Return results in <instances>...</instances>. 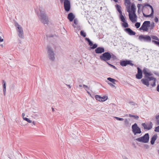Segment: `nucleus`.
Masks as SVG:
<instances>
[{
  "mask_svg": "<svg viewBox=\"0 0 159 159\" xmlns=\"http://www.w3.org/2000/svg\"><path fill=\"white\" fill-rule=\"evenodd\" d=\"M148 70L146 68L143 69V72L145 75L144 77L146 78L142 79L141 81L143 84L148 87L149 85V81L152 80V83L150 82V84L151 86L154 87L156 85V79L153 77H149L152 74L150 72H148Z\"/></svg>",
  "mask_w": 159,
  "mask_h": 159,
  "instance_id": "nucleus-1",
  "label": "nucleus"
},
{
  "mask_svg": "<svg viewBox=\"0 0 159 159\" xmlns=\"http://www.w3.org/2000/svg\"><path fill=\"white\" fill-rule=\"evenodd\" d=\"M115 7L117 11L119 12V18L121 21L123 22L121 24L122 26L124 28H127L129 26V25L127 22L126 20V17L124 14L123 15L122 12L121 11V7L118 4L115 5Z\"/></svg>",
  "mask_w": 159,
  "mask_h": 159,
  "instance_id": "nucleus-2",
  "label": "nucleus"
},
{
  "mask_svg": "<svg viewBox=\"0 0 159 159\" xmlns=\"http://www.w3.org/2000/svg\"><path fill=\"white\" fill-rule=\"evenodd\" d=\"M39 16L41 22L43 24H47L48 23V17L47 16L44 11L40 10V14Z\"/></svg>",
  "mask_w": 159,
  "mask_h": 159,
  "instance_id": "nucleus-3",
  "label": "nucleus"
},
{
  "mask_svg": "<svg viewBox=\"0 0 159 159\" xmlns=\"http://www.w3.org/2000/svg\"><path fill=\"white\" fill-rule=\"evenodd\" d=\"M111 54L109 52H104L100 56V59L101 61H105L107 62V61L110 60L111 59Z\"/></svg>",
  "mask_w": 159,
  "mask_h": 159,
  "instance_id": "nucleus-4",
  "label": "nucleus"
},
{
  "mask_svg": "<svg viewBox=\"0 0 159 159\" xmlns=\"http://www.w3.org/2000/svg\"><path fill=\"white\" fill-rule=\"evenodd\" d=\"M149 134L147 133L145 134L143 136L136 139L135 140L140 142L147 143L149 142Z\"/></svg>",
  "mask_w": 159,
  "mask_h": 159,
  "instance_id": "nucleus-5",
  "label": "nucleus"
},
{
  "mask_svg": "<svg viewBox=\"0 0 159 159\" xmlns=\"http://www.w3.org/2000/svg\"><path fill=\"white\" fill-rule=\"evenodd\" d=\"M47 49L49 59L52 61H54L55 59V53L53 49L50 46L48 45L47 46Z\"/></svg>",
  "mask_w": 159,
  "mask_h": 159,
  "instance_id": "nucleus-6",
  "label": "nucleus"
},
{
  "mask_svg": "<svg viewBox=\"0 0 159 159\" xmlns=\"http://www.w3.org/2000/svg\"><path fill=\"white\" fill-rule=\"evenodd\" d=\"M132 131L134 135L137 134H140L142 133L140 128L138 126L136 123H135L131 127Z\"/></svg>",
  "mask_w": 159,
  "mask_h": 159,
  "instance_id": "nucleus-7",
  "label": "nucleus"
},
{
  "mask_svg": "<svg viewBox=\"0 0 159 159\" xmlns=\"http://www.w3.org/2000/svg\"><path fill=\"white\" fill-rule=\"evenodd\" d=\"M150 24V21H145L143 23L139 30H143V31H148V28H149V25Z\"/></svg>",
  "mask_w": 159,
  "mask_h": 159,
  "instance_id": "nucleus-8",
  "label": "nucleus"
},
{
  "mask_svg": "<svg viewBox=\"0 0 159 159\" xmlns=\"http://www.w3.org/2000/svg\"><path fill=\"white\" fill-rule=\"evenodd\" d=\"M130 7L128 6L127 7V11L129 12V16L130 20L133 22L134 23L137 21V16L135 14V16L134 14L133 13H130L131 11L130 10Z\"/></svg>",
  "mask_w": 159,
  "mask_h": 159,
  "instance_id": "nucleus-9",
  "label": "nucleus"
},
{
  "mask_svg": "<svg viewBox=\"0 0 159 159\" xmlns=\"http://www.w3.org/2000/svg\"><path fill=\"white\" fill-rule=\"evenodd\" d=\"M139 39L141 41L150 42L151 40V37L149 35H140L139 37Z\"/></svg>",
  "mask_w": 159,
  "mask_h": 159,
  "instance_id": "nucleus-10",
  "label": "nucleus"
},
{
  "mask_svg": "<svg viewBox=\"0 0 159 159\" xmlns=\"http://www.w3.org/2000/svg\"><path fill=\"white\" fill-rule=\"evenodd\" d=\"M144 5V6H143V7H142V11H143V9L144 8V7L148 6L151 8V9L152 12H151V14H150L148 15H146L144 13H143V16L145 17H151L152 16H153V15L154 14V10H153V9L152 6L148 3H145Z\"/></svg>",
  "mask_w": 159,
  "mask_h": 159,
  "instance_id": "nucleus-11",
  "label": "nucleus"
},
{
  "mask_svg": "<svg viewBox=\"0 0 159 159\" xmlns=\"http://www.w3.org/2000/svg\"><path fill=\"white\" fill-rule=\"evenodd\" d=\"M64 7L65 10L67 12L69 11L70 8V4L69 0H64Z\"/></svg>",
  "mask_w": 159,
  "mask_h": 159,
  "instance_id": "nucleus-12",
  "label": "nucleus"
},
{
  "mask_svg": "<svg viewBox=\"0 0 159 159\" xmlns=\"http://www.w3.org/2000/svg\"><path fill=\"white\" fill-rule=\"evenodd\" d=\"M130 60H122L120 61V63L122 66H125L128 65H129L131 66H133L134 64L131 62Z\"/></svg>",
  "mask_w": 159,
  "mask_h": 159,
  "instance_id": "nucleus-13",
  "label": "nucleus"
},
{
  "mask_svg": "<svg viewBox=\"0 0 159 159\" xmlns=\"http://www.w3.org/2000/svg\"><path fill=\"white\" fill-rule=\"evenodd\" d=\"M17 30L18 32V35L19 37L20 38L24 39V35L23 30L20 25H18V27H17Z\"/></svg>",
  "mask_w": 159,
  "mask_h": 159,
  "instance_id": "nucleus-14",
  "label": "nucleus"
},
{
  "mask_svg": "<svg viewBox=\"0 0 159 159\" xmlns=\"http://www.w3.org/2000/svg\"><path fill=\"white\" fill-rule=\"evenodd\" d=\"M137 69L138 72L136 75V78L138 79H140L143 77L142 73L143 72L139 67H138Z\"/></svg>",
  "mask_w": 159,
  "mask_h": 159,
  "instance_id": "nucleus-15",
  "label": "nucleus"
},
{
  "mask_svg": "<svg viewBox=\"0 0 159 159\" xmlns=\"http://www.w3.org/2000/svg\"><path fill=\"white\" fill-rule=\"evenodd\" d=\"M142 125L144 129H147L149 130L152 128L153 124L151 122H150L148 125L145 123H142Z\"/></svg>",
  "mask_w": 159,
  "mask_h": 159,
  "instance_id": "nucleus-16",
  "label": "nucleus"
},
{
  "mask_svg": "<svg viewBox=\"0 0 159 159\" xmlns=\"http://www.w3.org/2000/svg\"><path fill=\"white\" fill-rule=\"evenodd\" d=\"M95 51L97 54H101L104 52L105 49L103 47H98L95 49Z\"/></svg>",
  "mask_w": 159,
  "mask_h": 159,
  "instance_id": "nucleus-17",
  "label": "nucleus"
},
{
  "mask_svg": "<svg viewBox=\"0 0 159 159\" xmlns=\"http://www.w3.org/2000/svg\"><path fill=\"white\" fill-rule=\"evenodd\" d=\"M125 31L130 35H134L136 34V33L132 30L130 28H127L125 29Z\"/></svg>",
  "mask_w": 159,
  "mask_h": 159,
  "instance_id": "nucleus-18",
  "label": "nucleus"
},
{
  "mask_svg": "<svg viewBox=\"0 0 159 159\" xmlns=\"http://www.w3.org/2000/svg\"><path fill=\"white\" fill-rule=\"evenodd\" d=\"M157 137L158 136L157 134H155L152 136L150 141V143L152 145H153L154 144L155 141L157 139Z\"/></svg>",
  "mask_w": 159,
  "mask_h": 159,
  "instance_id": "nucleus-19",
  "label": "nucleus"
},
{
  "mask_svg": "<svg viewBox=\"0 0 159 159\" xmlns=\"http://www.w3.org/2000/svg\"><path fill=\"white\" fill-rule=\"evenodd\" d=\"M75 18V16L71 12L69 13L68 15L67 18L70 22L72 21Z\"/></svg>",
  "mask_w": 159,
  "mask_h": 159,
  "instance_id": "nucleus-20",
  "label": "nucleus"
},
{
  "mask_svg": "<svg viewBox=\"0 0 159 159\" xmlns=\"http://www.w3.org/2000/svg\"><path fill=\"white\" fill-rule=\"evenodd\" d=\"M131 10L132 13L134 14V15H135V11L136 10V8L135 5L134 3H133L131 4Z\"/></svg>",
  "mask_w": 159,
  "mask_h": 159,
  "instance_id": "nucleus-21",
  "label": "nucleus"
},
{
  "mask_svg": "<svg viewBox=\"0 0 159 159\" xmlns=\"http://www.w3.org/2000/svg\"><path fill=\"white\" fill-rule=\"evenodd\" d=\"M2 84L3 85V92L4 95H5L6 91V83L5 81L4 80H2Z\"/></svg>",
  "mask_w": 159,
  "mask_h": 159,
  "instance_id": "nucleus-22",
  "label": "nucleus"
},
{
  "mask_svg": "<svg viewBox=\"0 0 159 159\" xmlns=\"http://www.w3.org/2000/svg\"><path fill=\"white\" fill-rule=\"evenodd\" d=\"M107 80L110 81L111 82H112L113 84H116V83H115V81H116V80H115V79H114L113 78H112L111 77H108L107 78Z\"/></svg>",
  "mask_w": 159,
  "mask_h": 159,
  "instance_id": "nucleus-23",
  "label": "nucleus"
},
{
  "mask_svg": "<svg viewBox=\"0 0 159 159\" xmlns=\"http://www.w3.org/2000/svg\"><path fill=\"white\" fill-rule=\"evenodd\" d=\"M155 26L154 23L153 22H152L149 25V28L150 30H152Z\"/></svg>",
  "mask_w": 159,
  "mask_h": 159,
  "instance_id": "nucleus-24",
  "label": "nucleus"
},
{
  "mask_svg": "<svg viewBox=\"0 0 159 159\" xmlns=\"http://www.w3.org/2000/svg\"><path fill=\"white\" fill-rule=\"evenodd\" d=\"M129 116L130 117H134L135 119L136 120H138L139 118V117L137 115H133L129 114Z\"/></svg>",
  "mask_w": 159,
  "mask_h": 159,
  "instance_id": "nucleus-25",
  "label": "nucleus"
},
{
  "mask_svg": "<svg viewBox=\"0 0 159 159\" xmlns=\"http://www.w3.org/2000/svg\"><path fill=\"white\" fill-rule=\"evenodd\" d=\"M95 98L96 99L100 102H101V97L98 95H96L95 96Z\"/></svg>",
  "mask_w": 159,
  "mask_h": 159,
  "instance_id": "nucleus-26",
  "label": "nucleus"
},
{
  "mask_svg": "<svg viewBox=\"0 0 159 159\" xmlns=\"http://www.w3.org/2000/svg\"><path fill=\"white\" fill-rule=\"evenodd\" d=\"M108 99V97L107 96H104L102 97H101V102H104Z\"/></svg>",
  "mask_w": 159,
  "mask_h": 159,
  "instance_id": "nucleus-27",
  "label": "nucleus"
},
{
  "mask_svg": "<svg viewBox=\"0 0 159 159\" xmlns=\"http://www.w3.org/2000/svg\"><path fill=\"white\" fill-rule=\"evenodd\" d=\"M125 4V5L127 4L130 6L131 4L130 0H124Z\"/></svg>",
  "mask_w": 159,
  "mask_h": 159,
  "instance_id": "nucleus-28",
  "label": "nucleus"
},
{
  "mask_svg": "<svg viewBox=\"0 0 159 159\" xmlns=\"http://www.w3.org/2000/svg\"><path fill=\"white\" fill-rule=\"evenodd\" d=\"M80 34L83 37H85L86 35V33L84 32V31L82 30L81 31Z\"/></svg>",
  "mask_w": 159,
  "mask_h": 159,
  "instance_id": "nucleus-29",
  "label": "nucleus"
},
{
  "mask_svg": "<svg viewBox=\"0 0 159 159\" xmlns=\"http://www.w3.org/2000/svg\"><path fill=\"white\" fill-rule=\"evenodd\" d=\"M150 37L151 38H152L153 39H155L157 41H159V39H158V38L156 36L151 35Z\"/></svg>",
  "mask_w": 159,
  "mask_h": 159,
  "instance_id": "nucleus-30",
  "label": "nucleus"
},
{
  "mask_svg": "<svg viewBox=\"0 0 159 159\" xmlns=\"http://www.w3.org/2000/svg\"><path fill=\"white\" fill-rule=\"evenodd\" d=\"M72 25L74 28H77V29L78 30H80L81 29V26L80 25H77L76 26L74 24H73Z\"/></svg>",
  "mask_w": 159,
  "mask_h": 159,
  "instance_id": "nucleus-31",
  "label": "nucleus"
},
{
  "mask_svg": "<svg viewBox=\"0 0 159 159\" xmlns=\"http://www.w3.org/2000/svg\"><path fill=\"white\" fill-rule=\"evenodd\" d=\"M156 119L157 120V124L159 125V114L156 116Z\"/></svg>",
  "mask_w": 159,
  "mask_h": 159,
  "instance_id": "nucleus-32",
  "label": "nucleus"
},
{
  "mask_svg": "<svg viewBox=\"0 0 159 159\" xmlns=\"http://www.w3.org/2000/svg\"><path fill=\"white\" fill-rule=\"evenodd\" d=\"M92 47H90L91 49H94L95 48L96 49L97 48V47L98 46V45L96 43H95L94 44H93V45H92Z\"/></svg>",
  "mask_w": 159,
  "mask_h": 159,
  "instance_id": "nucleus-33",
  "label": "nucleus"
},
{
  "mask_svg": "<svg viewBox=\"0 0 159 159\" xmlns=\"http://www.w3.org/2000/svg\"><path fill=\"white\" fill-rule=\"evenodd\" d=\"M140 24H141L140 22H137L135 24V26L137 29H138L140 27Z\"/></svg>",
  "mask_w": 159,
  "mask_h": 159,
  "instance_id": "nucleus-34",
  "label": "nucleus"
},
{
  "mask_svg": "<svg viewBox=\"0 0 159 159\" xmlns=\"http://www.w3.org/2000/svg\"><path fill=\"white\" fill-rule=\"evenodd\" d=\"M152 42L155 44L157 45L159 47V42L156 41H155L154 40H152Z\"/></svg>",
  "mask_w": 159,
  "mask_h": 159,
  "instance_id": "nucleus-35",
  "label": "nucleus"
},
{
  "mask_svg": "<svg viewBox=\"0 0 159 159\" xmlns=\"http://www.w3.org/2000/svg\"><path fill=\"white\" fill-rule=\"evenodd\" d=\"M107 63L109 66H110L111 67H112L114 69H117L116 67L115 66H114L110 64V63H108V62H107Z\"/></svg>",
  "mask_w": 159,
  "mask_h": 159,
  "instance_id": "nucleus-36",
  "label": "nucleus"
},
{
  "mask_svg": "<svg viewBox=\"0 0 159 159\" xmlns=\"http://www.w3.org/2000/svg\"><path fill=\"white\" fill-rule=\"evenodd\" d=\"M24 120L27 122H28V123H31L32 122V121L31 120H29L28 118H24Z\"/></svg>",
  "mask_w": 159,
  "mask_h": 159,
  "instance_id": "nucleus-37",
  "label": "nucleus"
},
{
  "mask_svg": "<svg viewBox=\"0 0 159 159\" xmlns=\"http://www.w3.org/2000/svg\"><path fill=\"white\" fill-rule=\"evenodd\" d=\"M111 58H112L113 60H115L116 59V57L113 54L111 55Z\"/></svg>",
  "mask_w": 159,
  "mask_h": 159,
  "instance_id": "nucleus-38",
  "label": "nucleus"
},
{
  "mask_svg": "<svg viewBox=\"0 0 159 159\" xmlns=\"http://www.w3.org/2000/svg\"><path fill=\"white\" fill-rule=\"evenodd\" d=\"M142 5V4H137V6L138 8V12L139 13V10L141 6Z\"/></svg>",
  "mask_w": 159,
  "mask_h": 159,
  "instance_id": "nucleus-39",
  "label": "nucleus"
},
{
  "mask_svg": "<svg viewBox=\"0 0 159 159\" xmlns=\"http://www.w3.org/2000/svg\"><path fill=\"white\" fill-rule=\"evenodd\" d=\"M74 20V23L75 24V25L76 26L77 25L78 21L76 19H75Z\"/></svg>",
  "mask_w": 159,
  "mask_h": 159,
  "instance_id": "nucleus-40",
  "label": "nucleus"
},
{
  "mask_svg": "<svg viewBox=\"0 0 159 159\" xmlns=\"http://www.w3.org/2000/svg\"><path fill=\"white\" fill-rule=\"evenodd\" d=\"M154 131L156 132H159V126L156 127Z\"/></svg>",
  "mask_w": 159,
  "mask_h": 159,
  "instance_id": "nucleus-41",
  "label": "nucleus"
},
{
  "mask_svg": "<svg viewBox=\"0 0 159 159\" xmlns=\"http://www.w3.org/2000/svg\"><path fill=\"white\" fill-rule=\"evenodd\" d=\"M106 82H107L111 87H115V85H114L113 84L109 83L108 81H106Z\"/></svg>",
  "mask_w": 159,
  "mask_h": 159,
  "instance_id": "nucleus-42",
  "label": "nucleus"
},
{
  "mask_svg": "<svg viewBox=\"0 0 159 159\" xmlns=\"http://www.w3.org/2000/svg\"><path fill=\"white\" fill-rule=\"evenodd\" d=\"M115 118L118 120L122 121L124 120V119L122 118H120L118 117H115Z\"/></svg>",
  "mask_w": 159,
  "mask_h": 159,
  "instance_id": "nucleus-43",
  "label": "nucleus"
},
{
  "mask_svg": "<svg viewBox=\"0 0 159 159\" xmlns=\"http://www.w3.org/2000/svg\"><path fill=\"white\" fill-rule=\"evenodd\" d=\"M88 43H89V45L90 46H92L93 45V42L91 40H90Z\"/></svg>",
  "mask_w": 159,
  "mask_h": 159,
  "instance_id": "nucleus-44",
  "label": "nucleus"
},
{
  "mask_svg": "<svg viewBox=\"0 0 159 159\" xmlns=\"http://www.w3.org/2000/svg\"><path fill=\"white\" fill-rule=\"evenodd\" d=\"M154 21L157 23L158 21V19L157 17H155L154 18Z\"/></svg>",
  "mask_w": 159,
  "mask_h": 159,
  "instance_id": "nucleus-45",
  "label": "nucleus"
},
{
  "mask_svg": "<svg viewBox=\"0 0 159 159\" xmlns=\"http://www.w3.org/2000/svg\"><path fill=\"white\" fill-rule=\"evenodd\" d=\"M129 103L132 105H135L136 104L133 102H129Z\"/></svg>",
  "mask_w": 159,
  "mask_h": 159,
  "instance_id": "nucleus-46",
  "label": "nucleus"
},
{
  "mask_svg": "<svg viewBox=\"0 0 159 159\" xmlns=\"http://www.w3.org/2000/svg\"><path fill=\"white\" fill-rule=\"evenodd\" d=\"M124 122H125V124H128L129 123L127 119H126L125 120Z\"/></svg>",
  "mask_w": 159,
  "mask_h": 159,
  "instance_id": "nucleus-47",
  "label": "nucleus"
},
{
  "mask_svg": "<svg viewBox=\"0 0 159 159\" xmlns=\"http://www.w3.org/2000/svg\"><path fill=\"white\" fill-rule=\"evenodd\" d=\"M144 147L146 149H148L149 148V146L148 145H147V144H145L144 145Z\"/></svg>",
  "mask_w": 159,
  "mask_h": 159,
  "instance_id": "nucleus-48",
  "label": "nucleus"
},
{
  "mask_svg": "<svg viewBox=\"0 0 159 159\" xmlns=\"http://www.w3.org/2000/svg\"><path fill=\"white\" fill-rule=\"evenodd\" d=\"M85 40L87 41L88 42H89V41L90 40L89 38H85Z\"/></svg>",
  "mask_w": 159,
  "mask_h": 159,
  "instance_id": "nucleus-49",
  "label": "nucleus"
},
{
  "mask_svg": "<svg viewBox=\"0 0 159 159\" xmlns=\"http://www.w3.org/2000/svg\"><path fill=\"white\" fill-rule=\"evenodd\" d=\"M83 87H84L88 89H89V88L88 87L87 85H86L85 84H84L83 85Z\"/></svg>",
  "mask_w": 159,
  "mask_h": 159,
  "instance_id": "nucleus-50",
  "label": "nucleus"
},
{
  "mask_svg": "<svg viewBox=\"0 0 159 159\" xmlns=\"http://www.w3.org/2000/svg\"><path fill=\"white\" fill-rule=\"evenodd\" d=\"M18 25H19V24L17 23L16 22L15 23V26L17 27H18Z\"/></svg>",
  "mask_w": 159,
  "mask_h": 159,
  "instance_id": "nucleus-51",
  "label": "nucleus"
},
{
  "mask_svg": "<svg viewBox=\"0 0 159 159\" xmlns=\"http://www.w3.org/2000/svg\"><path fill=\"white\" fill-rule=\"evenodd\" d=\"M157 91L159 92V85L158 84L157 87Z\"/></svg>",
  "mask_w": 159,
  "mask_h": 159,
  "instance_id": "nucleus-52",
  "label": "nucleus"
},
{
  "mask_svg": "<svg viewBox=\"0 0 159 159\" xmlns=\"http://www.w3.org/2000/svg\"><path fill=\"white\" fill-rule=\"evenodd\" d=\"M25 116V114L24 113H22V116L23 117V119H24V118H25L24 117Z\"/></svg>",
  "mask_w": 159,
  "mask_h": 159,
  "instance_id": "nucleus-53",
  "label": "nucleus"
},
{
  "mask_svg": "<svg viewBox=\"0 0 159 159\" xmlns=\"http://www.w3.org/2000/svg\"><path fill=\"white\" fill-rule=\"evenodd\" d=\"M3 39H2L1 37L0 36V42H3Z\"/></svg>",
  "mask_w": 159,
  "mask_h": 159,
  "instance_id": "nucleus-54",
  "label": "nucleus"
},
{
  "mask_svg": "<svg viewBox=\"0 0 159 159\" xmlns=\"http://www.w3.org/2000/svg\"><path fill=\"white\" fill-rule=\"evenodd\" d=\"M87 93L91 97H92L91 94L88 91H87Z\"/></svg>",
  "mask_w": 159,
  "mask_h": 159,
  "instance_id": "nucleus-55",
  "label": "nucleus"
},
{
  "mask_svg": "<svg viewBox=\"0 0 159 159\" xmlns=\"http://www.w3.org/2000/svg\"><path fill=\"white\" fill-rule=\"evenodd\" d=\"M66 85L70 89L71 88V86L70 85L67 84H66Z\"/></svg>",
  "mask_w": 159,
  "mask_h": 159,
  "instance_id": "nucleus-56",
  "label": "nucleus"
},
{
  "mask_svg": "<svg viewBox=\"0 0 159 159\" xmlns=\"http://www.w3.org/2000/svg\"><path fill=\"white\" fill-rule=\"evenodd\" d=\"M33 123V124L34 125H35V122L34 121H33L32 122Z\"/></svg>",
  "mask_w": 159,
  "mask_h": 159,
  "instance_id": "nucleus-57",
  "label": "nucleus"
},
{
  "mask_svg": "<svg viewBox=\"0 0 159 159\" xmlns=\"http://www.w3.org/2000/svg\"><path fill=\"white\" fill-rule=\"evenodd\" d=\"M32 112H33V113H38L36 111H35L34 110L33 111H32Z\"/></svg>",
  "mask_w": 159,
  "mask_h": 159,
  "instance_id": "nucleus-58",
  "label": "nucleus"
},
{
  "mask_svg": "<svg viewBox=\"0 0 159 159\" xmlns=\"http://www.w3.org/2000/svg\"><path fill=\"white\" fill-rule=\"evenodd\" d=\"M123 159H128L127 157H123Z\"/></svg>",
  "mask_w": 159,
  "mask_h": 159,
  "instance_id": "nucleus-59",
  "label": "nucleus"
},
{
  "mask_svg": "<svg viewBox=\"0 0 159 159\" xmlns=\"http://www.w3.org/2000/svg\"><path fill=\"white\" fill-rule=\"evenodd\" d=\"M60 0V2L61 3H62L64 0Z\"/></svg>",
  "mask_w": 159,
  "mask_h": 159,
  "instance_id": "nucleus-60",
  "label": "nucleus"
},
{
  "mask_svg": "<svg viewBox=\"0 0 159 159\" xmlns=\"http://www.w3.org/2000/svg\"><path fill=\"white\" fill-rule=\"evenodd\" d=\"M52 111H54V109L53 108H52Z\"/></svg>",
  "mask_w": 159,
  "mask_h": 159,
  "instance_id": "nucleus-61",
  "label": "nucleus"
},
{
  "mask_svg": "<svg viewBox=\"0 0 159 159\" xmlns=\"http://www.w3.org/2000/svg\"><path fill=\"white\" fill-rule=\"evenodd\" d=\"M113 1L115 2H117L118 0H113Z\"/></svg>",
  "mask_w": 159,
  "mask_h": 159,
  "instance_id": "nucleus-62",
  "label": "nucleus"
},
{
  "mask_svg": "<svg viewBox=\"0 0 159 159\" xmlns=\"http://www.w3.org/2000/svg\"><path fill=\"white\" fill-rule=\"evenodd\" d=\"M0 46H1L2 47H3V44H1V45H0Z\"/></svg>",
  "mask_w": 159,
  "mask_h": 159,
  "instance_id": "nucleus-63",
  "label": "nucleus"
},
{
  "mask_svg": "<svg viewBox=\"0 0 159 159\" xmlns=\"http://www.w3.org/2000/svg\"><path fill=\"white\" fill-rule=\"evenodd\" d=\"M79 86L80 87H81L82 86L80 84L79 85Z\"/></svg>",
  "mask_w": 159,
  "mask_h": 159,
  "instance_id": "nucleus-64",
  "label": "nucleus"
}]
</instances>
